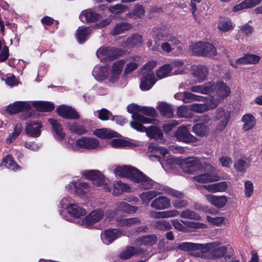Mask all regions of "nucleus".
<instances>
[{
    "label": "nucleus",
    "mask_w": 262,
    "mask_h": 262,
    "mask_svg": "<svg viewBox=\"0 0 262 262\" xmlns=\"http://www.w3.org/2000/svg\"><path fill=\"white\" fill-rule=\"evenodd\" d=\"M124 66L123 60L114 62L110 68L107 66H96L92 74L98 81L107 80L109 83L114 84L119 80Z\"/></svg>",
    "instance_id": "obj_1"
},
{
    "label": "nucleus",
    "mask_w": 262,
    "mask_h": 262,
    "mask_svg": "<svg viewBox=\"0 0 262 262\" xmlns=\"http://www.w3.org/2000/svg\"><path fill=\"white\" fill-rule=\"evenodd\" d=\"M114 173L120 177H127L135 182L140 184L144 189L152 187L154 182L138 169L128 166H119L114 170Z\"/></svg>",
    "instance_id": "obj_2"
},
{
    "label": "nucleus",
    "mask_w": 262,
    "mask_h": 262,
    "mask_svg": "<svg viewBox=\"0 0 262 262\" xmlns=\"http://www.w3.org/2000/svg\"><path fill=\"white\" fill-rule=\"evenodd\" d=\"M180 164L183 170L188 173H192L196 171L214 172L215 167L206 162H201L195 157H189L180 160Z\"/></svg>",
    "instance_id": "obj_3"
},
{
    "label": "nucleus",
    "mask_w": 262,
    "mask_h": 262,
    "mask_svg": "<svg viewBox=\"0 0 262 262\" xmlns=\"http://www.w3.org/2000/svg\"><path fill=\"white\" fill-rule=\"evenodd\" d=\"M68 146L74 151L90 150L101 149L103 147L97 139L87 137H81L73 143H70L69 141Z\"/></svg>",
    "instance_id": "obj_4"
},
{
    "label": "nucleus",
    "mask_w": 262,
    "mask_h": 262,
    "mask_svg": "<svg viewBox=\"0 0 262 262\" xmlns=\"http://www.w3.org/2000/svg\"><path fill=\"white\" fill-rule=\"evenodd\" d=\"M211 93L209 97L216 107L230 94V88L222 81L212 82Z\"/></svg>",
    "instance_id": "obj_5"
},
{
    "label": "nucleus",
    "mask_w": 262,
    "mask_h": 262,
    "mask_svg": "<svg viewBox=\"0 0 262 262\" xmlns=\"http://www.w3.org/2000/svg\"><path fill=\"white\" fill-rule=\"evenodd\" d=\"M226 246L216 243L202 244V251L198 255L201 257L215 259L223 256L227 250Z\"/></svg>",
    "instance_id": "obj_6"
},
{
    "label": "nucleus",
    "mask_w": 262,
    "mask_h": 262,
    "mask_svg": "<svg viewBox=\"0 0 262 262\" xmlns=\"http://www.w3.org/2000/svg\"><path fill=\"white\" fill-rule=\"evenodd\" d=\"M83 176L86 179L93 182L94 185L101 186L105 191H110L111 187L109 185L110 181L105 179L103 176L98 170H90L82 172Z\"/></svg>",
    "instance_id": "obj_7"
},
{
    "label": "nucleus",
    "mask_w": 262,
    "mask_h": 262,
    "mask_svg": "<svg viewBox=\"0 0 262 262\" xmlns=\"http://www.w3.org/2000/svg\"><path fill=\"white\" fill-rule=\"evenodd\" d=\"M7 112L10 114H15L20 112L26 111L27 114L21 116L22 118L26 119L34 115L31 111V104L29 102L16 101L9 104L7 107Z\"/></svg>",
    "instance_id": "obj_8"
},
{
    "label": "nucleus",
    "mask_w": 262,
    "mask_h": 262,
    "mask_svg": "<svg viewBox=\"0 0 262 262\" xmlns=\"http://www.w3.org/2000/svg\"><path fill=\"white\" fill-rule=\"evenodd\" d=\"M230 118V112L223 107H219L214 113L213 119L219 120L215 130L217 132L223 131L227 126Z\"/></svg>",
    "instance_id": "obj_9"
},
{
    "label": "nucleus",
    "mask_w": 262,
    "mask_h": 262,
    "mask_svg": "<svg viewBox=\"0 0 262 262\" xmlns=\"http://www.w3.org/2000/svg\"><path fill=\"white\" fill-rule=\"evenodd\" d=\"M68 201L67 198H64L61 201L60 204L62 208H66L72 217L78 219L86 214V212L84 209L76 204L69 203Z\"/></svg>",
    "instance_id": "obj_10"
},
{
    "label": "nucleus",
    "mask_w": 262,
    "mask_h": 262,
    "mask_svg": "<svg viewBox=\"0 0 262 262\" xmlns=\"http://www.w3.org/2000/svg\"><path fill=\"white\" fill-rule=\"evenodd\" d=\"M131 127L141 132H146L147 135L151 139L156 140H162L163 139V133L161 130L157 126H151L149 128H146L142 125V124L132 123Z\"/></svg>",
    "instance_id": "obj_11"
},
{
    "label": "nucleus",
    "mask_w": 262,
    "mask_h": 262,
    "mask_svg": "<svg viewBox=\"0 0 262 262\" xmlns=\"http://www.w3.org/2000/svg\"><path fill=\"white\" fill-rule=\"evenodd\" d=\"M127 112L132 114V117L133 119V121L130 122L131 123L135 122L140 124H149L151 122V120L145 118V117L140 115L141 106L132 103L127 106Z\"/></svg>",
    "instance_id": "obj_12"
},
{
    "label": "nucleus",
    "mask_w": 262,
    "mask_h": 262,
    "mask_svg": "<svg viewBox=\"0 0 262 262\" xmlns=\"http://www.w3.org/2000/svg\"><path fill=\"white\" fill-rule=\"evenodd\" d=\"M140 88L142 91L150 89L155 84L157 79L153 72H142Z\"/></svg>",
    "instance_id": "obj_13"
},
{
    "label": "nucleus",
    "mask_w": 262,
    "mask_h": 262,
    "mask_svg": "<svg viewBox=\"0 0 262 262\" xmlns=\"http://www.w3.org/2000/svg\"><path fill=\"white\" fill-rule=\"evenodd\" d=\"M174 137L177 140L187 143L194 142L196 140L189 133L187 126L183 125L178 127L174 134Z\"/></svg>",
    "instance_id": "obj_14"
},
{
    "label": "nucleus",
    "mask_w": 262,
    "mask_h": 262,
    "mask_svg": "<svg viewBox=\"0 0 262 262\" xmlns=\"http://www.w3.org/2000/svg\"><path fill=\"white\" fill-rule=\"evenodd\" d=\"M104 215L103 211L100 209L92 211L80 222V225L85 227H89L93 224L99 222Z\"/></svg>",
    "instance_id": "obj_15"
},
{
    "label": "nucleus",
    "mask_w": 262,
    "mask_h": 262,
    "mask_svg": "<svg viewBox=\"0 0 262 262\" xmlns=\"http://www.w3.org/2000/svg\"><path fill=\"white\" fill-rule=\"evenodd\" d=\"M121 60H123L124 63V69L123 71V74L124 75L131 73L141 64V58L138 56L129 57L125 59H121Z\"/></svg>",
    "instance_id": "obj_16"
},
{
    "label": "nucleus",
    "mask_w": 262,
    "mask_h": 262,
    "mask_svg": "<svg viewBox=\"0 0 262 262\" xmlns=\"http://www.w3.org/2000/svg\"><path fill=\"white\" fill-rule=\"evenodd\" d=\"M204 172L193 177V181L201 183H207L218 181L220 179V177L217 174L213 173V172Z\"/></svg>",
    "instance_id": "obj_17"
},
{
    "label": "nucleus",
    "mask_w": 262,
    "mask_h": 262,
    "mask_svg": "<svg viewBox=\"0 0 262 262\" xmlns=\"http://www.w3.org/2000/svg\"><path fill=\"white\" fill-rule=\"evenodd\" d=\"M57 114L60 117L70 119H77L79 115L75 109L71 106L62 105L57 108Z\"/></svg>",
    "instance_id": "obj_18"
},
{
    "label": "nucleus",
    "mask_w": 262,
    "mask_h": 262,
    "mask_svg": "<svg viewBox=\"0 0 262 262\" xmlns=\"http://www.w3.org/2000/svg\"><path fill=\"white\" fill-rule=\"evenodd\" d=\"M206 200L217 208L224 207L227 202V198L225 195L216 196L211 194H204Z\"/></svg>",
    "instance_id": "obj_19"
},
{
    "label": "nucleus",
    "mask_w": 262,
    "mask_h": 262,
    "mask_svg": "<svg viewBox=\"0 0 262 262\" xmlns=\"http://www.w3.org/2000/svg\"><path fill=\"white\" fill-rule=\"evenodd\" d=\"M97 57L101 61L111 60L116 56L115 49L109 47H101L96 52Z\"/></svg>",
    "instance_id": "obj_20"
},
{
    "label": "nucleus",
    "mask_w": 262,
    "mask_h": 262,
    "mask_svg": "<svg viewBox=\"0 0 262 262\" xmlns=\"http://www.w3.org/2000/svg\"><path fill=\"white\" fill-rule=\"evenodd\" d=\"M216 107L208 97L204 103H194L190 105V110L196 113H201L212 110Z\"/></svg>",
    "instance_id": "obj_21"
},
{
    "label": "nucleus",
    "mask_w": 262,
    "mask_h": 262,
    "mask_svg": "<svg viewBox=\"0 0 262 262\" xmlns=\"http://www.w3.org/2000/svg\"><path fill=\"white\" fill-rule=\"evenodd\" d=\"M208 69L203 65H196L192 67V74L198 82L204 81L208 75Z\"/></svg>",
    "instance_id": "obj_22"
},
{
    "label": "nucleus",
    "mask_w": 262,
    "mask_h": 262,
    "mask_svg": "<svg viewBox=\"0 0 262 262\" xmlns=\"http://www.w3.org/2000/svg\"><path fill=\"white\" fill-rule=\"evenodd\" d=\"M260 57L254 54H247L244 57L238 58L235 62L230 61L231 65L236 68L237 65L241 64H256L259 62Z\"/></svg>",
    "instance_id": "obj_23"
},
{
    "label": "nucleus",
    "mask_w": 262,
    "mask_h": 262,
    "mask_svg": "<svg viewBox=\"0 0 262 262\" xmlns=\"http://www.w3.org/2000/svg\"><path fill=\"white\" fill-rule=\"evenodd\" d=\"M202 244L192 243H183L178 246V249L183 251H191V254L197 257L202 251Z\"/></svg>",
    "instance_id": "obj_24"
},
{
    "label": "nucleus",
    "mask_w": 262,
    "mask_h": 262,
    "mask_svg": "<svg viewBox=\"0 0 262 262\" xmlns=\"http://www.w3.org/2000/svg\"><path fill=\"white\" fill-rule=\"evenodd\" d=\"M121 235L122 233L117 229H108L101 234V239L104 244L108 245Z\"/></svg>",
    "instance_id": "obj_25"
},
{
    "label": "nucleus",
    "mask_w": 262,
    "mask_h": 262,
    "mask_svg": "<svg viewBox=\"0 0 262 262\" xmlns=\"http://www.w3.org/2000/svg\"><path fill=\"white\" fill-rule=\"evenodd\" d=\"M151 207L157 210H163L170 207V201L166 196H160L155 199L150 204Z\"/></svg>",
    "instance_id": "obj_26"
},
{
    "label": "nucleus",
    "mask_w": 262,
    "mask_h": 262,
    "mask_svg": "<svg viewBox=\"0 0 262 262\" xmlns=\"http://www.w3.org/2000/svg\"><path fill=\"white\" fill-rule=\"evenodd\" d=\"M148 150L153 154L150 155L149 157L150 160H154L155 159L159 160V158L161 156L165 157L167 154L166 149L160 147L155 144H151L149 145Z\"/></svg>",
    "instance_id": "obj_27"
},
{
    "label": "nucleus",
    "mask_w": 262,
    "mask_h": 262,
    "mask_svg": "<svg viewBox=\"0 0 262 262\" xmlns=\"http://www.w3.org/2000/svg\"><path fill=\"white\" fill-rule=\"evenodd\" d=\"M158 38L159 39L165 40V42H168L173 47H178L180 49L179 45L181 42L180 40L174 35L171 33L167 32H160L158 35Z\"/></svg>",
    "instance_id": "obj_28"
},
{
    "label": "nucleus",
    "mask_w": 262,
    "mask_h": 262,
    "mask_svg": "<svg viewBox=\"0 0 262 262\" xmlns=\"http://www.w3.org/2000/svg\"><path fill=\"white\" fill-rule=\"evenodd\" d=\"M72 187H74L75 191L79 194H83L89 190L88 184L80 181L72 182L66 187V189L69 191H72Z\"/></svg>",
    "instance_id": "obj_29"
},
{
    "label": "nucleus",
    "mask_w": 262,
    "mask_h": 262,
    "mask_svg": "<svg viewBox=\"0 0 262 262\" xmlns=\"http://www.w3.org/2000/svg\"><path fill=\"white\" fill-rule=\"evenodd\" d=\"M262 0H245L232 8V11L237 12L246 9L252 8L259 4Z\"/></svg>",
    "instance_id": "obj_30"
},
{
    "label": "nucleus",
    "mask_w": 262,
    "mask_h": 262,
    "mask_svg": "<svg viewBox=\"0 0 262 262\" xmlns=\"http://www.w3.org/2000/svg\"><path fill=\"white\" fill-rule=\"evenodd\" d=\"M232 21L228 17H221L217 25V29L222 32H227L233 28Z\"/></svg>",
    "instance_id": "obj_31"
},
{
    "label": "nucleus",
    "mask_w": 262,
    "mask_h": 262,
    "mask_svg": "<svg viewBox=\"0 0 262 262\" xmlns=\"http://www.w3.org/2000/svg\"><path fill=\"white\" fill-rule=\"evenodd\" d=\"M99 18V15L90 9L83 11L79 15V18L82 22H93Z\"/></svg>",
    "instance_id": "obj_32"
},
{
    "label": "nucleus",
    "mask_w": 262,
    "mask_h": 262,
    "mask_svg": "<svg viewBox=\"0 0 262 262\" xmlns=\"http://www.w3.org/2000/svg\"><path fill=\"white\" fill-rule=\"evenodd\" d=\"M31 106L33 105L37 111L40 112H50L54 109L53 103L45 101L29 102Z\"/></svg>",
    "instance_id": "obj_33"
},
{
    "label": "nucleus",
    "mask_w": 262,
    "mask_h": 262,
    "mask_svg": "<svg viewBox=\"0 0 262 262\" xmlns=\"http://www.w3.org/2000/svg\"><path fill=\"white\" fill-rule=\"evenodd\" d=\"M41 124L38 122H32L27 124L26 131L28 135L33 137H37L40 134Z\"/></svg>",
    "instance_id": "obj_34"
},
{
    "label": "nucleus",
    "mask_w": 262,
    "mask_h": 262,
    "mask_svg": "<svg viewBox=\"0 0 262 262\" xmlns=\"http://www.w3.org/2000/svg\"><path fill=\"white\" fill-rule=\"evenodd\" d=\"M92 32V29L89 27H80L76 31V38L79 43H82L87 39Z\"/></svg>",
    "instance_id": "obj_35"
},
{
    "label": "nucleus",
    "mask_w": 262,
    "mask_h": 262,
    "mask_svg": "<svg viewBox=\"0 0 262 262\" xmlns=\"http://www.w3.org/2000/svg\"><path fill=\"white\" fill-rule=\"evenodd\" d=\"M130 191L131 189L128 185L120 181H117L113 185V194L114 195L118 196L124 192H127Z\"/></svg>",
    "instance_id": "obj_36"
},
{
    "label": "nucleus",
    "mask_w": 262,
    "mask_h": 262,
    "mask_svg": "<svg viewBox=\"0 0 262 262\" xmlns=\"http://www.w3.org/2000/svg\"><path fill=\"white\" fill-rule=\"evenodd\" d=\"M49 121L55 132V137L58 140H62L65 137V134L62 131V127L60 124L54 119H50Z\"/></svg>",
    "instance_id": "obj_37"
},
{
    "label": "nucleus",
    "mask_w": 262,
    "mask_h": 262,
    "mask_svg": "<svg viewBox=\"0 0 262 262\" xmlns=\"http://www.w3.org/2000/svg\"><path fill=\"white\" fill-rule=\"evenodd\" d=\"M212 82L205 83L202 85H194L191 87V91L202 94H210L211 93Z\"/></svg>",
    "instance_id": "obj_38"
},
{
    "label": "nucleus",
    "mask_w": 262,
    "mask_h": 262,
    "mask_svg": "<svg viewBox=\"0 0 262 262\" xmlns=\"http://www.w3.org/2000/svg\"><path fill=\"white\" fill-rule=\"evenodd\" d=\"M132 28V25L127 23L122 22L116 24L114 26L111 31V34L113 35H118L129 30Z\"/></svg>",
    "instance_id": "obj_39"
},
{
    "label": "nucleus",
    "mask_w": 262,
    "mask_h": 262,
    "mask_svg": "<svg viewBox=\"0 0 262 262\" xmlns=\"http://www.w3.org/2000/svg\"><path fill=\"white\" fill-rule=\"evenodd\" d=\"M110 144L112 147L116 148L132 147L135 145L130 141L122 139H114L111 141Z\"/></svg>",
    "instance_id": "obj_40"
},
{
    "label": "nucleus",
    "mask_w": 262,
    "mask_h": 262,
    "mask_svg": "<svg viewBox=\"0 0 262 262\" xmlns=\"http://www.w3.org/2000/svg\"><path fill=\"white\" fill-rule=\"evenodd\" d=\"M142 252V250L139 248H136L134 247H127L119 255L120 258L126 259L130 258L132 256Z\"/></svg>",
    "instance_id": "obj_41"
},
{
    "label": "nucleus",
    "mask_w": 262,
    "mask_h": 262,
    "mask_svg": "<svg viewBox=\"0 0 262 262\" xmlns=\"http://www.w3.org/2000/svg\"><path fill=\"white\" fill-rule=\"evenodd\" d=\"M94 135L100 138L105 139L116 137L118 134L111 129L101 128L95 130Z\"/></svg>",
    "instance_id": "obj_42"
},
{
    "label": "nucleus",
    "mask_w": 262,
    "mask_h": 262,
    "mask_svg": "<svg viewBox=\"0 0 262 262\" xmlns=\"http://www.w3.org/2000/svg\"><path fill=\"white\" fill-rule=\"evenodd\" d=\"M172 72V68L169 64H165L156 71V77L158 79H161L168 76Z\"/></svg>",
    "instance_id": "obj_43"
},
{
    "label": "nucleus",
    "mask_w": 262,
    "mask_h": 262,
    "mask_svg": "<svg viewBox=\"0 0 262 262\" xmlns=\"http://www.w3.org/2000/svg\"><path fill=\"white\" fill-rule=\"evenodd\" d=\"M161 115L165 117L170 118L173 116V111L172 107L165 102H161L158 107Z\"/></svg>",
    "instance_id": "obj_44"
},
{
    "label": "nucleus",
    "mask_w": 262,
    "mask_h": 262,
    "mask_svg": "<svg viewBox=\"0 0 262 262\" xmlns=\"http://www.w3.org/2000/svg\"><path fill=\"white\" fill-rule=\"evenodd\" d=\"M244 123L243 129L245 130L251 129L255 125L256 120L254 117L250 114H246L242 118Z\"/></svg>",
    "instance_id": "obj_45"
},
{
    "label": "nucleus",
    "mask_w": 262,
    "mask_h": 262,
    "mask_svg": "<svg viewBox=\"0 0 262 262\" xmlns=\"http://www.w3.org/2000/svg\"><path fill=\"white\" fill-rule=\"evenodd\" d=\"M172 71L173 70V74L174 75L183 74L185 69L186 66L182 60H175L171 63Z\"/></svg>",
    "instance_id": "obj_46"
},
{
    "label": "nucleus",
    "mask_w": 262,
    "mask_h": 262,
    "mask_svg": "<svg viewBox=\"0 0 262 262\" xmlns=\"http://www.w3.org/2000/svg\"><path fill=\"white\" fill-rule=\"evenodd\" d=\"M162 193L163 192L159 191H148L140 194L139 196L143 203L148 204L153 198Z\"/></svg>",
    "instance_id": "obj_47"
},
{
    "label": "nucleus",
    "mask_w": 262,
    "mask_h": 262,
    "mask_svg": "<svg viewBox=\"0 0 262 262\" xmlns=\"http://www.w3.org/2000/svg\"><path fill=\"white\" fill-rule=\"evenodd\" d=\"M143 39L141 35L136 34L129 37L126 42V46L129 47H134L141 45Z\"/></svg>",
    "instance_id": "obj_48"
},
{
    "label": "nucleus",
    "mask_w": 262,
    "mask_h": 262,
    "mask_svg": "<svg viewBox=\"0 0 262 262\" xmlns=\"http://www.w3.org/2000/svg\"><path fill=\"white\" fill-rule=\"evenodd\" d=\"M68 127L72 132L79 135L85 134L87 133V130L84 126L75 122L68 123Z\"/></svg>",
    "instance_id": "obj_49"
},
{
    "label": "nucleus",
    "mask_w": 262,
    "mask_h": 262,
    "mask_svg": "<svg viewBox=\"0 0 262 262\" xmlns=\"http://www.w3.org/2000/svg\"><path fill=\"white\" fill-rule=\"evenodd\" d=\"M216 50L215 47L210 43L205 42L201 56L212 57L216 55Z\"/></svg>",
    "instance_id": "obj_50"
},
{
    "label": "nucleus",
    "mask_w": 262,
    "mask_h": 262,
    "mask_svg": "<svg viewBox=\"0 0 262 262\" xmlns=\"http://www.w3.org/2000/svg\"><path fill=\"white\" fill-rule=\"evenodd\" d=\"M192 130L198 136H205L208 133L209 128L203 123H198L193 126Z\"/></svg>",
    "instance_id": "obj_51"
},
{
    "label": "nucleus",
    "mask_w": 262,
    "mask_h": 262,
    "mask_svg": "<svg viewBox=\"0 0 262 262\" xmlns=\"http://www.w3.org/2000/svg\"><path fill=\"white\" fill-rule=\"evenodd\" d=\"M157 237L155 235H148L143 236L137 241L138 245H152L157 242Z\"/></svg>",
    "instance_id": "obj_52"
},
{
    "label": "nucleus",
    "mask_w": 262,
    "mask_h": 262,
    "mask_svg": "<svg viewBox=\"0 0 262 262\" xmlns=\"http://www.w3.org/2000/svg\"><path fill=\"white\" fill-rule=\"evenodd\" d=\"M180 217L184 219L199 221L201 216L192 210L186 209L182 211L180 215Z\"/></svg>",
    "instance_id": "obj_53"
},
{
    "label": "nucleus",
    "mask_w": 262,
    "mask_h": 262,
    "mask_svg": "<svg viewBox=\"0 0 262 262\" xmlns=\"http://www.w3.org/2000/svg\"><path fill=\"white\" fill-rule=\"evenodd\" d=\"M3 164L11 170H17L20 169V167L14 162L11 156H7L3 161Z\"/></svg>",
    "instance_id": "obj_54"
},
{
    "label": "nucleus",
    "mask_w": 262,
    "mask_h": 262,
    "mask_svg": "<svg viewBox=\"0 0 262 262\" xmlns=\"http://www.w3.org/2000/svg\"><path fill=\"white\" fill-rule=\"evenodd\" d=\"M116 206V209L118 210L123 211L126 212H135L137 209V208L131 206L124 202H119L117 203Z\"/></svg>",
    "instance_id": "obj_55"
},
{
    "label": "nucleus",
    "mask_w": 262,
    "mask_h": 262,
    "mask_svg": "<svg viewBox=\"0 0 262 262\" xmlns=\"http://www.w3.org/2000/svg\"><path fill=\"white\" fill-rule=\"evenodd\" d=\"M207 221L212 225L221 226L225 223L226 218L223 216L211 217L209 215L206 216Z\"/></svg>",
    "instance_id": "obj_56"
},
{
    "label": "nucleus",
    "mask_w": 262,
    "mask_h": 262,
    "mask_svg": "<svg viewBox=\"0 0 262 262\" xmlns=\"http://www.w3.org/2000/svg\"><path fill=\"white\" fill-rule=\"evenodd\" d=\"M249 163L248 159H240L234 164V167L237 170L244 171L249 166Z\"/></svg>",
    "instance_id": "obj_57"
},
{
    "label": "nucleus",
    "mask_w": 262,
    "mask_h": 262,
    "mask_svg": "<svg viewBox=\"0 0 262 262\" xmlns=\"http://www.w3.org/2000/svg\"><path fill=\"white\" fill-rule=\"evenodd\" d=\"M205 42L200 41L192 43L190 46V50L195 55H201Z\"/></svg>",
    "instance_id": "obj_58"
},
{
    "label": "nucleus",
    "mask_w": 262,
    "mask_h": 262,
    "mask_svg": "<svg viewBox=\"0 0 262 262\" xmlns=\"http://www.w3.org/2000/svg\"><path fill=\"white\" fill-rule=\"evenodd\" d=\"M204 97L196 95L189 92H185V98L184 99V103H189L191 101H202Z\"/></svg>",
    "instance_id": "obj_59"
},
{
    "label": "nucleus",
    "mask_w": 262,
    "mask_h": 262,
    "mask_svg": "<svg viewBox=\"0 0 262 262\" xmlns=\"http://www.w3.org/2000/svg\"><path fill=\"white\" fill-rule=\"evenodd\" d=\"M177 115L180 117H190V108L186 106H181L178 108Z\"/></svg>",
    "instance_id": "obj_60"
},
{
    "label": "nucleus",
    "mask_w": 262,
    "mask_h": 262,
    "mask_svg": "<svg viewBox=\"0 0 262 262\" xmlns=\"http://www.w3.org/2000/svg\"><path fill=\"white\" fill-rule=\"evenodd\" d=\"M21 128L18 126L15 127L14 131L10 134L8 138L6 139V143L10 144L12 143L15 139H16L17 137L21 133Z\"/></svg>",
    "instance_id": "obj_61"
},
{
    "label": "nucleus",
    "mask_w": 262,
    "mask_h": 262,
    "mask_svg": "<svg viewBox=\"0 0 262 262\" xmlns=\"http://www.w3.org/2000/svg\"><path fill=\"white\" fill-rule=\"evenodd\" d=\"M120 226H128L132 224H139L140 220L137 218H130L120 219L118 221Z\"/></svg>",
    "instance_id": "obj_62"
},
{
    "label": "nucleus",
    "mask_w": 262,
    "mask_h": 262,
    "mask_svg": "<svg viewBox=\"0 0 262 262\" xmlns=\"http://www.w3.org/2000/svg\"><path fill=\"white\" fill-rule=\"evenodd\" d=\"M162 192L163 193H165V194L170 195L176 198H182L184 196L183 192L170 188H165L164 192Z\"/></svg>",
    "instance_id": "obj_63"
},
{
    "label": "nucleus",
    "mask_w": 262,
    "mask_h": 262,
    "mask_svg": "<svg viewBox=\"0 0 262 262\" xmlns=\"http://www.w3.org/2000/svg\"><path fill=\"white\" fill-rule=\"evenodd\" d=\"M219 163L224 167L229 168L232 165L233 161L231 158L223 156L219 159Z\"/></svg>",
    "instance_id": "obj_64"
}]
</instances>
